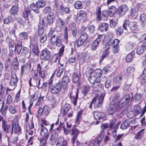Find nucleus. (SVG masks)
<instances>
[{
    "instance_id": "bb28decb",
    "label": "nucleus",
    "mask_w": 146,
    "mask_h": 146,
    "mask_svg": "<svg viewBox=\"0 0 146 146\" xmlns=\"http://www.w3.org/2000/svg\"><path fill=\"white\" fill-rule=\"evenodd\" d=\"M109 24L106 23H103L100 24L98 25V29L101 32L106 31L109 27Z\"/></svg>"
},
{
    "instance_id": "69168bd1",
    "label": "nucleus",
    "mask_w": 146,
    "mask_h": 146,
    "mask_svg": "<svg viewBox=\"0 0 146 146\" xmlns=\"http://www.w3.org/2000/svg\"><path fill=\"white\" fill-rule=\"evenodd\" d=\"M4 105H2L0 109V111L1 114L3 116H5L6 115V111L8 108L7 106H5L4 108H3Z\"/></svg>"
},
{
    "instance_id": "412c9836",
    "label": "nucleus",
    "mask_w": 146,
    "mask_h": 146,
    "mask_svg": "<svg viewBox=\"0 0 146 146\" xmlns=\"http://www.w3.org/2000/svg\"><path fill=\"white\" fill-rule=\"evenodd\" d=\"M46 19H43L41 22H39L38 25V31L37 35H39L44 34L45 33H44V26L46 25V23L44 22V20Z\"/></svg>"
},
{
    "instance_id": "5fc2aeb1",
    "label": "nucleus",
    "mask_w": 146,
    "mask_h": 146,
    "mask_svg": "<svg viewBox=\"0 0 146 146\" xmlns=\"http://www.w3.org/2000/svg\"><path fill=\"white\" fill-rule=\"evenodd\" d=\"M40 37V41L41 43H44L47 40V36L46 33L38 35Z\"/></svg>"
},
{
    "instance_id": "423d86ee",
    "label": "nucleus",
    "mask_w": 146,
    "mask_h": 146,
    "mask_svg": "<svg viewBox=\"0 0 146 146\" xmlns=\"http://www.w3.org/2000/svg\"><path fill=\"white\" fill-rule=\"evenodd\" d=\"M94 119L97 120L95 122H94V124L97 125L100 122L99 120L104 118L105 114L103 112L96 111L94 113Z\"/></svg>"
},
{
    "instance_id": "864d4df0",
    "label": "nucleus",
    "mask_w": 146,
    "mask_h": 146,
    "mask_svg": "<svg viewBox=\"0 0 146 146\" xmlns=\"http://www.w3.org/2000/svg\"><path fill=\"white\" fill-rule=\"evenodd\" d=\"M90 88V87L88 85L84 86V88L82 91V94L84 96H86Z\"/></svg>"
},
{
    "instance_id": "f3484780",
    "label": "nucleus",
    "mask_w": 146,
    "mask_h": 146,
    "mask_svg": "<svg viewBox=\"0 0 146 146\" xmlns=\"http://www.w3.org/2000/svg\"><path fill=\"white\" fill-rule=\"evenodd\" d=\"M23 48L22 42L20 41H18L17 42L15 43V44L14 50L15 53L17 55L20 54Z\"/></svg>"
},
{
    "instance_id": "c9c22d12",
    "label": "nucleus",
    "mask_w": 146,
    "mask_h": 146,
    "mask_svg": "<svg viewBox=\"0 0 146 146\" xmlns=\"http://www.w3.org/2000/svg\"><path fill=\"white\" fill-rule=\"evenodd\" d=\"M122 77V76L121 75H118L116 76L113 79V81L115 83L120 86Z\"/></svg>"
},
{
    "instance_id": "9b49d317",
    "label": "nucleus",
    "mask_w": 146,
    "mask_h": 146,
    "mask_svg": "<svg viewBox=\"0 0 146 146\" xmlns=\"http://www.w3.org/2000/svg\"><path fill=\"white\" fill-rule=\"evenodd\" d=\"M117 105L111 103L107 109L108 115H113L115 112L119 111Z\"/></svg>"
},
{
    "instance_id": "c756f323",
    "label": "nucleus",
    "mask_w": 146,
    "mask_h": 146,
    "mask_svg": "<svg viewBox=\"0 0 146 146\" xmlns=\"http://www.w3.org/2000/svg\"><path fill=\"white\" fill-rule=\"evenodd\" d=\"M146 49V48L145 46H144L142 44L140 46H137L136 50V53L139 55H141L143 53Z\"/></svg>"
},
{
    "instance_id": "7ed1b4c3",
    "label": "nucleus",
    "mask_w": 146,
    "mask_h": 146,
    "mask_svg": "<svg viewBox=\"0 0 146 146\" xmlns=\"http://www.w3.org/2000/svg\"><path fill=\"white\" fill-rule=\"evenodd\" d=\"M31 49L32 52L35 55L38 56L39 53V50L37 40L35 38H31Z\"/></svg>"
},
{
    "instance_id": "37998d69",
    "label": "nucleus",
    "mask_w": 146,
    "mask_h": 146,
    "mask_svg": "<svg viewBox=\"0 0 146 146\" xmlns=\"http://www.w3.org/2000/svg\"><path fill=\"white\" fill-rule=\"evenodd\" d=\"M130 121L128 120H126L121 125L120 128L122 129H125L130 125Z\"/></svg>"
},
{
    "instance_id": "1a4fd4ad",
    "label": "nucleus",
    "mask_w": 146,
    "mask_h": 146,
    "mask_svg": "<svg viewBox=\"0 0 146 146\" xmlns=\"http://www.w3.org/2000/svg\"><path fill=\"white\" fill-rule=\"evenodd\" d=\"M102 138V135H99L95 139L90 141L89 143L90 146H100Z\"/></svg>"
},
{
    "instance_id": "ea45409f",
    "label": "nucleus",
    "mask_w": 146,
    "mask_h": 146,
    "mask_svg": "<svg viewBox=\"0 0 146 146\" xmlns=\"http://www.w3.org/2000/svg\"><path fill=\"white\" fill-rule=\"evenodd\" d=\"M117 41L115 44L113 46H112V50L114 53H117L119 49V43L120 41L119 40H116Z\"/></svg>"
},
{
    "instance_id": "39448f33",
    "label": "nucleus",
    "mask_w": 146,
    "mask_h": 146,
    "mask_svg": "<svg viewBox=\"0 0 146 146\" xmlns=\"http://www.w3.org/2000/svg\"><path fill=\"white\" fill-rule=\"evenodd\" d=\"M2 127L3 130L9 136H7V137L9 139V137H11L13 134L12 123L11 124L7 123Z\"/></svg>"
},
{
    "instance_id": "a211bd4d",
    "label": "nucleus",
    "mask_w": 146,
    "mask_h": 146,
    "mask_svg": "<svg viewBox=\"0 0 146 146\" xmlns=\"http://www.w3.org/2000/svg\"><path fill=\"white\" fill-rule=\"evenodd\" d=\"M77 19L80 21H84L86 19V11L80 10L79 11L77 15Z\"/></svg>"
},
{
    "instance_id": "680f3d73",
    "label": "nucleus",
    "mask_w": 146,
    "mask_h": 146,
    "mask_svg": "<svg viewBox=\"0 0 146 146\" xmlns=\"http://www.w3.org/2000/svg\"><path fill=\"white\" fill-rule=\"evenodd\" d=\"M46 4V1H38L36 3L37 7L38 8L43 7Z\"/></svg>"
},
{
    "instance_id": "a19ab883",
    "label": "nucleus",
    "mask_w": 146,
    "mask_h": 146,
    "mask_svg": "<svg viewBox=\"0 0 146 146\" xmlns=\"http://www.w3.org/2000/svg\"><path fill=\"white\" fill-rule=\"evenodd\" d=\"M81 59V56L78 54H77L75 55V56L74 57L70 58L68 59V62L70 63H73L74 62L75 60L76 59L80 60Z\"/></svg>"
},
{
    "instance_id": "9d476101",
    "label": "nucleus",
    "mask_w": 146,
    "mask_h": 146,
    "mask_svg": "<svg viewBox=\"0 0 146 146\" xmlns=\"http://www.w3.org/2000/svg\"><path fill=\"white\" fill-rule=\"evenodd\" d=\"M62 36L58 35L53 38H50V42L53 44H55L56 46L59 47L62 42Z\"/></svg>"
},
{
    "instance_id": "4c0bfd02",
    "label": "nucleus",
    "mask_w": 146,
    "mask_h": 146,
    "mask_svg": "<svg viewBox=\"0 0 146 146\" xmlns=\"http://www.w3.org/2000/svg\"><path fill=\"white\" fill-rule=\"evenodd\" d=\"M79 75H78V73L75 72L72 75V81L74 83H77L78 81L79 78L80 77V74L79 73Z\"/></svg>"
},
{
    "instance_id": "e433bc0d",
    "label": "nucleus",
    "mask_w": 146,
    "mask_h": 146,
    "mask_svg": "<svg viewBox=\"0 0 146 146\" xmlns=\"http://www.w3.org/2000/svg\"><path fill=\"white\" fill-rule=\"evenodd\" d=\"M6 40H8L7 41V44L9 48H14L15 44L14 40L10 38L9 37H7L6 38Z\"/></svg>"
},
{
    "instance_id": "f704fd0d",
    "label": "nucleus",
    "mask_w": 146,
    "mask_h": 146,
    "mask_svg": "<svg viewBox=\"0 0 146 146\" xmlns=\"http://www.w3.org/2000/svg\"><path fill=\"white\" fill-rule=\"evenodd\" d=\"M135 54V52L132 51L130 53L128 54L126 58V60L127 62H131L133 60Z\"/></svg>"
},
{
    "instance_id": "a18cd8bd",
    "label": "nucleus",
    "mask_w": 146,
    "mask_h": 146,
    "mask_svg": "<svg viewBox=\"0 0 146 146\" xmlns=\"http://www.w3.org/2000/svg\"><path fill=\"white\" fill-rule=\"evenodd\" d=\"M76 125H75L74 127H73L71 130L72 131V133H71V135H73L74 136H76V137H78V136L80 133V131L76 128Z\"/></svg>"
},
{
    "instance_id": "0e129e2a",
    "label": "nucleus",
    "mask_w": 146,
    "mask_h": 146,
    "mask_svg": "<svg viewBox=\"0 0 146 146\" xmlns=\"http://www.w3.org/2000/svg\"><path fill=\"white\" fill-rule=\"evenodd\" d=\"M141 23L143 25H146V15L145 13L141 14L140 17Z\"/></svg>"
},
{
    "instance_id": "052dcab7",
    "label": "nucleus",
    "mask_w": 146,
    "mask_h": 146,
    "mask_svg": "<svg viewBox=\"0 0 146 146\" xmlns=\"http://www.w3.org/2000/svg\"><path fill=\"white\" fill-rule=\"evenodd\" d=\"M70 106L69 104H66L63 106V114L65 115L67 112L69 110L70 108Z\"/></svg>"
},
{
    "instance_id": "72a5a7b5",
    "label": "nucleus",
    "mask_w": 146,
    "mask_h": 146,
    "mask_svg": "<svg viewBox=\"0 0 146 146\" xmlns=\"http://www.w3.org/2000/svg\"><path fill=\"white\" fill-rule=\"evenodd\" d=\"M57 145H60L59 146H67V141L65 140L63 137H60L58 139Z\"/></svg>"
},
{
    "instance_id": "de8ad7c7",
    "label": "nucleus",
    "mask_w": 146,
    "mask_h": 146,
    "mask_svg": "<svg viewBox=\"0 0 146 146\" xmlns=\"http://www.w3.org/2000/svg\"><path fill=\"white\" fill-rule=\"evenodd\" d=\"M19 36L22 41H25L27 40L28 39V35L27 33L25 32L21 33L19 34Z\"/></svg>"
},
{
    "instance_id": "6ab92c4d",
    "label": "nucleus",
    "mask_w": 146,
    "mask_h": 146,
    "mask_svg": "<svg viewBox=\"0 0 146 146\" xmlns=\"http://www.w3.org/2000/svg\"><path fill=\"white\" fill-rule=\"evenodd\" d=\"M56 129H54L52 132H51V135L50 137V143L52 145H53L56 143V139L58 137V134L56 132Z\"/></svg>"
},
{
    "instance_id": "473e14b6",
    "label": "nucleus",
    "mask_w": 146,
    "mask_h": 146,
    "mask_svg": "<svg viewBox=\"0 0 146 146\" xmlns=\"http://www.w3.org/2000/svg\"><path fill=\"white\" fill-rule=\"evenodd\" d=\"M120 98V94L118 93H116L114 96L113 98L112 102L111 103L117 105L118 104L119 102L120 101L119 100Z\"/></svg>"
},
{
    "instance_id": "13d9d810",
    "label": "nucleus",
    "mask_w": 146,
    "mask_h": 146,
    "mask_svg": "<svg viewBox=\"0 0 146 146\" xmlns=\"http://www.w3.org/2000/svg\"><path fill=\"white\" fill-rule=\"evenodd\" d=\"M60 58L61 57L58 54H56L52 57L51 59V62L52 63H56L58 60L59 62V60H60Z\"/></svg>"
},
{
    "instance_id": "e2e57ef3",
    "label": "nucleus",
    "mask_w": 146,
    "mask_h": 146,
    "mask_svg": "<svg viewBox=\"0 0 146 146\" xmlns=\"http://www.w3.org/2000/svg\"><path fill=\"white\" fill-rule=\"evenodd\" d=\"M75 8L77 9H80L82 8L83 5L82 3L80 1H76L74 4Z\"/></svg>"
},
{
    "instance_id": "bf43d9fd",
    "label": "nucleus",
    "mask_w": 146,
    "mask_h": 146,
    "mask_svg": "<svg viewBox=\"0 0 146 146\" xmlns=\"http://www.w3.org/2000/svg\"><path fill=\"white\" fill-rule=\"evenodd\" d=\"M18 11V7L17 6H14L10 10V12L11 15H14L17 14Z\"/></svg>"
},
{
    "instance_id": "79ce46f5",
    "label": "nucleus",
    "mask_w": 146,
    "mask_h": 146,
    "mask_svg": "<svg viewBox=\"0 0 146 146\" xmlns=\"http://www.w3.org/2000/svg\"><path fill=\"white\" fill-rule=\"evenodd\" d=\"M123 98V100H126L127 101V102L128 104L132 100L133 98V95L131 93L130 95L127 94H125Z\"/></svg>"
},
{
    "instance_id": "2eb2a0df",
    "label": "nucleus",
    "mask_w": 146,
    "mask_h": 146,
    "mask_svg": "<svg viewBox=\"0 0 146 146\" xmlns=\"http://www.w3.org/2000/svg\"><path fill=\"white\" fill-rule=\"evenodd\" d=\"M44 20V21L46 20L47 24L49 25H52L54 23L55 19V16L54 13L52 12H51L48 14L46 19Z\"/></svg>"
},
{
    "instance_id": "3c124183",
    "label": "nucleus",
    "mask_w": 146,
    "mask_h": 146,
    "mask_svg": "<svg viewBox=\"0 0 146 146\" xmlns=\"http://www.w3.org/2000/svg\"><path fill=\"white\" fill-rule=\"evenodd\" d=\"M118 21L117 19L113 18L110 21V27L111 28H114L116 26Z\"/></svg>"
},
{
    "instance_id": "603ef678",
    "label": "nucleus",
    "mask_w": 146,
    "mask_h": 146,
    "mask_svg": "<svg viewBox=\"0 0 146 146\" xmlns=\"http://www.w3.org/2000/svg\"><path fill=\"white\" fill-rule=\"evenodd\" d=\"M116 11V9L115 6H111L110 8L109 9L108 13L110 16L112 17Z\"/></svg>"
},
{
    "instance_id": "7c9ffc66",
    "label": "nucleus",
    "mask_w": 146,
    "mask_h": 146,
    "mask_svg": "<svg viewBox=\"0 0 146 146\" xmlns=\"http://www.w3.org/2000/svg\"><path fill=\"white\" fill-rule=\"evenodd\" d=\"M48 130L42 124H41V129L40 135L43 136H44L46 138H48V135L47 134Z\"/></svg>"
},
{
    "instance_id": "f8f14e48",
    "label": "nucleus",
    "mask_w": 146,
    "mask_h": 146,
    "mask_svg": "<svg viewBox=\"0 0 146 146\" xmlns=\"http://www.w3.org/2000/svg\"><path fill=\"white\" fill-rule=\"evenodd\" d=\"M50 108L47 105H45L43 108H39L38 112L39 115H41L42 114L45 116H47L50 112Z\"/></svg>"
},
{
    "instance_id": "4468645a",
    "label": "nucleus",
    "mask_w": 146,
    "mask_h": 146,
    "mask_svg": "<svg viewBox=\"0 0 146 146\" xmlns=\"http://www.w3.org/2000/svg\"><path fill=\"white\" fill-rule=\"evenodd\" d=\"M128 10L127 6L126 5H123L119 6L118 8L117 13L119 16L122 17L124 15L126 12Z\"/></svg>"
},
{
    "instance_id": "5701e85b",
    "label": "nucleus",
    "mask_w": 146,
    "mask_h": 146,
    "mask_svg": "<svg viewBox=\"0 0 146 146\" xmlns=\"http://www.w3.org/2000/svg\"><path fill=\"white\" fill-rule=\"evenodd\" d=\"M108 35H110L111 37L110 38L107 42L106 44L107 46H112L115 44L116 42H117V40H119L118 39H114L113 38V34L111 32H109L108 33Z\"/></svg>"
},
{
    "instance_id": "338daca9",
    "label": "nucleus",
    "mask_w": 146,
    "mask_h": 146,
    "mask_svg": "<svg viewBox=\"0 0 146 146\" xmlns=\"http://www.w3.org/2000/svg\"><path fill=\"white\" fill-rule=\"evenodd\" d=\"M84 41L79 38L78 40H76L75 43V46L77 48L81 46L83 44Z\"/></svg>"
},
{
    "instance_id": "b1692460",
    "label": "nucleus",
    "mask_w": 146,
    "mask_h": 146,
    "mask_svg": "<svg viewBox=\"0 0 146 146\" xmlns=\"http://www.w3.org/2000/svg\"><path fill=\"white\" fill-rule=\"evenodd\" d=\"M11 64V67L13 70L17 71L19 70V62L17 57L13 59Z\"/></svg>"
},
{
    "instance_id": "f03ea898",
    "label": "nucleus",
    "mask_w": 146,
    "mask_h": 146,
    "mask_svg": "<svg viewBox=\"0 0 146 146\" xmlns=\"http://www.w3.org/2000/svg\"><path fill=\"white\" fill-rule=\"evenodd\" d=\"M105 38V36L104 35H99L98 38L91 43L90 46L91 50L93 51L95 50L101 41H104Z\"/></svg>"
},
{
    "instance_id": "58836bf2",
    "label": "nucleus",
    "mask_w": 146,
    "mask_h": 146,
    "mask_svg": "<svg viewBox=\"0 0 146 146\" xmlns=\"http://www.w3.org/2000/svg\"><path fill=\"white\" fill-rule=\"evenodd\" d=\"M101 130L100 131V133L99 135H102L103 137L104 134V132L105 129H107L108 127V123H103L101 125Z\"/></svg>"
},
{
    "instance_id": "49530a36",
    "label": "nucleus",
    "mask_w": 146,
    "mask_h": 146,
    "mask_svg": "<svg viewBox=\"0 0 146 146\" xmlns=\"http://www.w3.org/2000/svg\"><path fill=\"white\" fill-rule=\"evenodd\" d=\"M55 29L54 28H51L48 34V37L50 38H53L58 35L57 33H56Z\"/></svg>"
},
{
    "instance_id": "c85d7f7f",
    "label": "nucleus",
    "mask_w": 146,
    "mask_h": 146,
    "mask_svg": "<svg viewBox=\"0 0 146 146\" xmlns=\"http://www.w3.org/2000/svg\"><path fill=\"white\" fill-rule=\"evenodd\" d=\"M70 18V17L68 16L66 19L65 20V22L64 20L60 18H58L57 19L56 23L58 24H59L61 26H64L65 24V23H68L69 21Z\"/></svg>"
},
{
    "instance_id": "4be33fe9",
    "label": "nucleus",
    "mask_w": 146,
    "mask_h": 146,
    "mask_svg": "<svg viewBox=\"0 0 146 146\" xmlns=\"http://www.w3.org/2000/svg\"><path fill=\"white\" fill-rule=\"evenodd\" d=\"M132 112L134 115L136 116L138 114H141V116L143 115L142 108L139 105H136L134 106Z\"/></svg>"
},
{
    "instance_id": "774afa93",
    "label": "nucleus",
    "mask_w": 146,
    "mask_h": 146,
    "mask_svg": "<svg viewBox=\"0 0 146 146\" xmlns=\"http://www.w3.org/2000/svg\"><path fill=\"white\" fill-rule=\"evenodd\" d=\"M60 10L61 11H64L66 14H69L70 12V10L68 7H64L63 6L60 5Z\"/></svg>"
},
{
    "instance_id": "4d7b16f0",
    "label": "nucleus",
    "mask_w": 146,
    "mask_h": 146,
    "mask_svg": "<svg viewBox=\"0 0 146 146\" xmlns=\"http://www.w3.org/2000/svg\"><path fill=\"white\" fill-rule=\"evenodd\" d=\"M128 104L127 102H125V101H123L120 100L117 105V106H118L119 110H120V108L125 107Z\"/></svg>"
},
{
    "instance_id": "6e6552de",
    "label": "nucleus",
    "mask_w": 146,
    "mask_h": 146,
    "mask_svg": "<svg viewBox=\"0 0 146 146\" xmlns=\"http://www.w3.org/2000/svg\"><path fill=\"white\" fill-rule=\"evenodd\" d=\"M34 66V63L33 62L29 61L24 65L21 66V73L22 75L25 72H29L32 67Z\"/></svg>"
},
{
    "instance_id": "c03bdc74",
    "label": "nucleus",
    "mask_w": 146,
    "mask_h": 146,
    "mask_svg": "<svg viewBox=\"0 0 146 146\" xmlns=\"http://www.w3.org/2000/svg\"><path fill=\"white\" fill-rule=\"evenodd\" d=\"M83 112V110H80L77 112L76 116V121L78 124L79 123L82 119Z\"/></svg>"
},
{
    "instance_id": "a878e982",
    "label": "nucleus",
    "mask_w": 146,
    "mask_h": 146,
    "mask_svg": "<svg viewBox=\"0 0 146 146\" xmlns=\"http://www.w3.org/2000/svg\"><path fill=\"white\" fill-rule=\"evenodd\" d=\"M18 79L16 74L14 75H11L9 83V85L11 86H16L18 82Z\"/></svg>"
},
{
    "instance_id": "cd10ccee",
    "label": "nucleus",
    "mask_w": 146,
    "mask_h": 146,
    "mask_svg": "<svg viewBox=\"0 0 146 146\" xmlns=\"http://www.w3.org/2000/svg\"><path fill=\"white\" fill-rule=\"evenodd\" d=\"M116 120L115 119L110 120L108 124V127L111 130H112L115 128L117 129L119 127L118 123H116Z\"/></svg>"
},
{
    "instance_id": "dca6fc26",
    "label": "nucleus",
    "mask_w": 146,
    "mask_h": 146,
    "mask_svg": "<svg viewBox=\"0 0 146 146\" xmlns=\"http://www.w3.org/2000/svg\"><path fill=\"white\" fill-rule=\"evenodd\" d=\"M22 16L28 20L33 19L34 18V16L31 14V10L29 9L28 7L25 9Z\"/></svg>"
},
{
    "instance_id": "6e6d98bb",
    "label": "nucleus",
    "mask_w": 146,
    "mask_h": 146,
    "mask_svg": "<svg viewBox=\"0 0 146 146\" xmlns=\"http://www.w3.org/2000/svg\"><path fill=\"white\" fill-rule=\"evenodd\" d=\"M145 129H142L139 132H137L135 136V138L137 140L140 139L142 137L144 134V131Z\"/></svg>"
},
{
    "instance_id": "ddd939ff",
    "label": "nucleus",
    "mask_w": 146,
    "mask_h": 146,
    "mask_svg": "<svg viewBox=\"0 0 146 146\" xmlns=\"http://www.w3.org/2000/svg\"><path fill=\"white\" fill-rule=\"evenodd\" d=\"M104 95H100L99 97L94 98V106L95 108H99L101 106L104 100Z\"/></svg>"
},
{
    "instance_id": "2f4dec72",
    "label": "nucleus",
    "mask_w": 146,
    "mask_h": 146,
    "mask_svg": "<svg viewBox=\"0 0 146 146\" xmlns=\"http://www.w3.org/2000/svg\"><path fill=\"white\" fill-rule=\"evenodd\" d=\"M69 78L68 76L65 75L63 77L62 80V84L63 88L66 89L67 86V84L70 82Z\"/></svg>"
},
{
    "instance_id": "8fccbe9b",
    "label": "nucleus",
    "mask_w": 146,
    "mask_h": 146,
    "mask_svg": "<svg viewBox=\"0 0 146 146\" xmlns=\"http://www.w3.org/2000/svg\"><path fill=\"white\" fill-rule=\"evenodd\" d=\"M133 79L132 78H129L125 84L124 87L126 89H129V87H131L133 82Z\"/></svg>"
},
{
    "instance_id": "20e7f679",
    "label": "nucleus",
    "mask_w": 146,
    "mask_h": 146,
    "mask_svg": "<svg viewBox=\"0 0 146 146\" xmlns=\"http://www.w3.org/2000/svg\"><path fill=\"white\" fill-rule=\"evenodd\" d=\"M62 89V85L60 83L57 82L53 84V85L48 89V90L52 94H57L61 91Z\"/></svg>"
},
{
    "instance_id": "f257e3e1",
    "label": "nucleus",
    "mask_w": 146,
    "mask_h": 146,
    "mask_svg": "<svg viewBox=\"0 0 146 146\" xmlns=\"http://www.w3.org/2000/svg\"><path fill=\"white\" fill-rule=\"evenodd\" d=\"M123 27L125 30H127L130 29L132 30H135L137 29V24L135 22H130L128 19L125 20L123 24Z\"/></svg>"
},
{
    "instance_id": "393cba45",
    "label": "nucleus",
    "mask_w": 146,
    "mask_h": 146,
    "mask_svg": "<svg viewBox=\"0 0 146 146\" xmlns=\"http://www.w3.org/2000/svg\"><path fill=\"white\" fill-rule=\"evenodd\" d=\"M21 55L26 58H29L31 56V53L29 49L25 46H23L21 52Z\"/></svg>"
},
{
    "instance_id": "aec40b11",
    "label": "nucleus",
    "mask_w": 146,
    "mask_h": 146,
    "mask_svg": "<svg viewBox=\"0 0 146 146\" xmlns=\"http://www.w3.org/2000/svg\"><path fill=\"white\" fill-rule=\"evenodd\" d=\"M12 127L13 129V132L20 134L21 133V128L19 125L18 121H16L15 123L12 122Z\"/></svg>"
},
{
    "instance_id": "0eeeda50",
    "label": "nucleus",
    "mask_w": 146,
    "mask_h": 146,
    "mask_svg": "<svg viewBox=\"0 0 146 146\" xmlns=\"http://www.w3.org/2000/svg\"><path fill=\"white\" fill-rule=\"evenodd\" d=\"M40 57L42 60H49L50 57V51L46 48L44 49L41 52Z\"/></svg>"
},
{
    "instance_id": "09e8293b",
    "label": "nucleus",
    "mask_w": 146,
    "mask_h": 146,
    "mask_svg": "<svg viewBox=\"0 0 146 146\" xmlns=\"http://www.w3.org/2000/svg\"><path fill=\"white\" fill-rule=\"evenodd\" d=\"M92 74H95L96 76L98 79L102 76V70L98 68L96 69V70L93 72Z\"/></svg>"
}]
</instances>
